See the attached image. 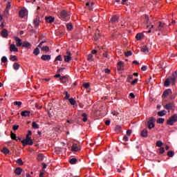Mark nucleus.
<instances>
[{"label":"nucleus","instance_id":"42","mask_svg":"<svg viewBox=\"0 0 177 177\" xmlns=\"http://www.w3.org/2000/svg\"><path fill=\"white\" fill-rule=\"evenodd\" d=\"M44 156L43 154H41V153L38 154V156H37L38 161H42L44 160Z\"/></svg>","mask_w":177,"mask_h":177},{"label":"nucleus","instance_id":"58","mask_svg":"<svg viewBox=\"0 0 177 177\" xmlns=\"http://www.w3.org/2000/svg\"><path fill=\"white\" fill-rule=\"evenodd\" d=\"M133 78V75H130L127 77V82H131V80Z\"/></svg>","mask_w":177,"mask_h":177},{"label":"nucleus","instance_id":"34","mask_svg":"<svg viewBox=\"0 0 177 177\" xmlns=\"http://www.w3.org/2000/svg\"><path fill=\"white\" fill-rule=\"evenodd\" d=\"M10 60H11V62H17V57L16 55H11Z\"/></svg>","mask_w":177,"mask_h":177},{"label":"nucleus","instance_id":"46","mask_svg":"<svg viewBox=\"0 0 177 177\" xmlns=\"http://www.w3.org/2000/svg\"><path fill=\"white\" fill-rule=\"evenodd\" d=\"M11 139L13 140H17V136L15 133H13V132H11Z\"/></svg>","mask_w":177,"mask_h":177},{"label":"nucleus","instance_id":"44","mask_svg":"<svg viewBox=\"0 0 177 177\" xmlns=\"http://www.w3.org/2000/svg\"><path fill=\"white\" fill-rule=\"evenodd\" d=\"M33 53L35 55V56H38V55H39V48H35V50H33Z\"/></svg>","mask_w":177,"mask_h":177},{"label":"nucleus","instance_id":"5","mask_svg":"<svg viewBox=\"0 0 177 177\" xmlns=\"http://www.w3.org/2000/svg\"><path fill=\"white\" fill-rule=\"evenodd\" d=\"M66 55H64V62H66V63L70 62V60H71V52H70V50H67L66 51Z\"/></svg>","mask_w":177,"mask_h":177},{"label":"nucleus","instance_id":"3","mask_svg":"<svg viewBox=\"0 0 177 177\" xmlns=\"http://www.w3.org/2000/svg\"><path fill=\"white\" fill-rule=\"evenodd\" d=\"M111 114L114 115V117H116L115 118H113V120H115V121H118V120H121V117H122V114L118 113L116 111H113L111 112Z\"/></svg>","mask_w":177,"mask_h":177},{"label":"nucleus","instance_id":"35","mask_svg":"<svg viewBox=\"0 0 177 177\" xmlns=\"http://www.w3.org/2000/svg\"><path fill=\"white\" fill-rule=\"evenodd\" d=\"M32 127L34 128V129H38L39 128V125H38V124H37L35 122L32 123Z\"/></svg>","mask_w":177,"mask_h":177},{"label":"nucleus","instance_id":"55","mask_svg":"<svg viewBox=\"0 0 177 177\" xmlns=\"http://www.w3.org/2000/svg\"><path fill=\"white\" fill-rule=\"evenodd\" d=\"M118 67H124V62L120 61L118 62Z\"/></svg>","mask_w":177,"mask_h":177},{"label":"nucleus","instance_id":"29","mask_svg":"<svg viewBox=\"0 0 177 177\" xmlns=\"http://www.w3.org/2000/svg\"><path fill=\"white\" fill-rule=\"evenodd\" d=\"M171 77L168 79H166V80L165 81V86H169V84H171Z\"/></svg>","mask_w":177,"mask_h":177},{"label":"nucleus","instance_id":"1","mask_svg":"<svg viewBox=\"0 0 177 177\" xmlns=\"http://www.w3.org/2000/svg\"><path fill=\"white\" fill-rule=\"evenodd\" d=\"M154 122H156V119L154 117H151L148 119L147 122H145V125L149 129H153V128L156 127Z\"/></svg>","mask_w":177,"mask_h":177},{"label":"nucleus","instance_id":"4","mask_svg":"<svg viewBox=\"0 0 177 177\" xmlns=\"http://www.w3.org/2000/svg\"><path fill=\"white\" fill-rule=\"evenodd\" d=\"M21 142L22 143V146H27V145L32 146L34 145L32 140H22Z\"/></svg>","mask_w":177,"mask_h":177},{"label":"nucleus","instance_id":"27","mask_svg":"<svg viewBox=\"0 0 177 177\" xmlns=\"http://www.w3.org/2000/svg\"><path fill=\"white\" fill-rule=\"evenodd\" d=\"M141 52H143L144 53H149V47L147 46H144L141 49Z\"/></svg>","mask_w":177,"mask_h":177},{"label":"nucleus","instance_id":"61","mask_svg":"<svg viewBox=\"0 0 177 177\" xmlns=\"http://www.w3.org/2000/svg\"><path fill=\"white\" fill-rule=\"evenodd\" d=\"M123 140H124L125 142H128V140H129V138H128V136H124L123 137Z\"/></svg>","mask_w":177,"mask_h":177},{"label":"nucleus","instance_id":"16","mask_svg":"<svg viewBox=\"0 0 177 177\" xmlns=\"http://www.w3.org/2000/svg\"><path fill=\"white\" fill-rule=\"evenodd\" d=\"M23 172V169L20 167H17L15 170V175H17L18 176L21 175V173Z\"/></svg>","mask_w":177,"mask_h":177},{"label":"nucleus","instance_id":"64","mask_svg":"<svg viewBox=\"0 0 177 177\" xmlns=\"http://www.w3.org/2000/svg\"><path fill=\"white\" fill-rule=\"evenodd\" d=\"M138 79H135L133 82H131V85H135V84H136V82H138Z\"/></svg>","mask_w":177,"mask_h":177},{"label":"nucleus","instance_id":"2","mask_svg":"<svg viewBox=\"0 0 177 177\" xmlns=\"http://www.w3.org/2000/svg\"><path fill=\"white\" fill-rule=\"evenodd\" d=\"M177 121V115L174 114L170 117L169 120H167V125H174Z\"/></svg>","mask_w":177,"mask_h":177},{"label":"nucleus","instance_id":"22","mask_svg":"<svg viewBox=\"0 0 177 177\" xmlns=\"http://www.w3.org/2000/svg\"><path fill=\"white\" fill-rule=\"evenodd\" d=\"M62 19H66V17H67V16H68V14L67 13V11L66 10H62L61 11V15H60Z\"/></svg>","mask_w":177,"mask_h":177},{"label":"nucleus","instance_id":"32","mask_svg":"<svg viewBox=\"0 0 177 177\" xmlns=\"http://www.w3.org/2000/svg\"><path fill=\"white\" fill-rule=\"evenodd\" d=\"M82 117H83V121L84 122H86V121H88V115H86V113H82Z\"/></svg>","mask_w":177,"mask_h":177},{"label":"nucleus","instance_id":"10","mask_svg":"<svg viewBox=\"0 0 177 177\" xmlns=\"http://www.w3.org/2000/svg\"><path fill=\"white\" fill-rule=\"evenodd\" d=\"M27 15V10L24 9V10H21L19 11V17H21V19H23V17H26Z\"/></svg>","mask_w":177,"mask_h":177},{"label":"nucleus","instance_id":"24","mask_svg":"<svg viewBox=\"0 0 177 177\" xmlns=\"http://www.w3.org/2000/svg\"><path fill=\"white\" fill-rule=\"evenodd\" d=\"M11 2L12 1H10V0L7 1V6H6V10H5L6 13L9 12V10L10 9V6H11V5H10Z\"/></svg>","mask_w":177,"mask_h":177},{"label":"nucleus","instance_id":"31","mask_svg":"<svg viewBox=\"0 0 177 177\" xmlns=\"http://www.w3.org/2000/svg\"><path fill=\"white\" fill-rule=\"evenodd\" d=\"M1 151L4 154H9V153H10V151H9V149H8V148H6V147H3V149L1 150Z\"/></svg>","mask_w":177,"mask_h":177},{"label":"nucleus","instance_id":"57","mask_svg":"<svg viewBox=\"0 0 177 177\" xmlns=\"http://www.w3.org/2000/svg\"><path fill=\"white\" fill-rule=\"evenodd\" d=\"M89 86H90L89 83H84L83 84L84 88H85L86 89H88V88H89Z\"/></svg>","mask_w":177,"mask_h":177},{"label":"nucleus","instance_id":"6","mask_svg":"<svg viewBox=\"0 0 177 177\" xmlns=\"http://www.w3.org/2000/svg\"><path fill=\"white\" fill-rule=\"evenodd\" d=\"M176 77H177V71L174 72L171 75V77H170L171 82L173 84V85H175V82H176Z\"/></svg>","mask_w":177,"mask_h":177},{"label":"nucleus","instance_id":"18","mask_svg":"<svg viewBox=\"0 0 177 177\" xmlns=\"http://www.w3.org/2000/svg\"><path fill=\"white\" fill-rule=\"evenodd\" d=\"M30 114H31V111H24L21 113L22 117H30Z\"/></svg>","mask_w":177,"mask_h":177},{"label":"nucleus","instance_id":"41","mask_svg":"<svg viewBox=\"0 0 177 177\" xmlns=\"http://www.w3.org/2000/svg\"><path fill=\"white\" fill-rule=\"evenodd\" d=\"M164 121H165V119L159 118L157 120V124H164Z\"/></svg>","mask_w":177,"mask_h":177},{"label":"nucleus","instance_id":"59","mask_svg":"<svg viewBox=\"0 0 177 177\" xmlns=\"http://www.w3.org/2000/svg\"><path fill=\"white\" fill-rule=\"evenodd\" d=\"M12 129H13L14 131H17V129H19V125H14V126L12 127Z\"/></svg>","mask_w":177,"mask_h":177},{"label":"nucleus","instance_id":"23","mask_svg":"<svg viewBox=\"0 0 177 177\" xmlns=\"http://www.w3.org/2000/svg\"><path fill=\"white\" fill-rule=\"evenodd\" d=\"M99 32H100L99 29H97L95 36H94L95 41H97V39H99V38H100V34Z\"/></svg>","mask_w":177,"mask_h":177},{"label":"nucleus","instance_id":"36","mask_svg":"<svg viewBox=\"0 0 177 177\" xmlns=\"http://www.w3.org/2000/svg\"><path fill=\"white\" fill-rule=\"evenodd\" d=\"M87 60L88 62H93V55L88 54V55L87 56Z\"/></svg>","mask_w":177,"mask_h":177},{"label":"nucleus","instance_id":"33","mask_svg":"<svg viewBox=\"0 0 177 177\" xmlns=\"http://www.w3.org/2000/svg\"><path fill=\"white\" fill-rule=\"evenodd\" d=\"M143 37V35L142 33H138L136 36V38L138 41H140L142 39V37Z\"/></svg>","mask_w":177,"mask_h":177},{"label":"nucleus","instance_id":"53","mask_svg":"<svg viewBox=\"0 0 177 177\" xmlns=\"http://www.w3.org/2000/svg\"><path fill=\"white\" fill-rule=\"evenodd\" d=\"M17 163L19 165H23L24 162H23V160H21V158H19L17 160Z\"/></svg>","mask_w":177,"mask_h":177},{"label":"nucleus","instance_id":"60","mask_svg":"<svg viewBox=\"0 0 177 177\" xmlns=\"http://www.w3.org/2000/svg\"><path fill=\"white\" fill-rule=\"evenodd\" d=\"M131 133H132V130H127V136H131Z\"/></svg>","mask_w":177,"mask_h":177},{"label":"nucleus","instance_id":"14","mask_svg":"<svg viewBox=\"0 0 177 177\" xmlns=\"http://www.w3.org/2000/svg\"><path fill=\"white\" fill-rule=\"evenodd\" d=\"M15 41H16V42H17V46H18V47L22 46V45H23V41H21V39H20V38L16 37L15 38Z\"/></svg>","mask_w":177,"mask_h":177},{"label":"nucleus","instance_id":"62","mask_svg":"<svg viewBox=\"0 0 177 177\" xmlns=\"http://www.w3.org/2000/svg\"><path fill=\"white\" fill-rule=\"evenodd\" d=\"M111 71L110 69H109V68L104 69V72L106 73V74H110Z\"/></svg>","mask_w":177,"mask_h":177},{"label":"nucleus","instance_id":"38","mask_svg":"<svg viewBox=\"0 0 177 177\" xmlns=\"http://www.w3.org/2000/svg\"><path fill=\"white\" fill-rule=\"evenodd\" d=\"M41 50L43 52H49V46H45L41 47Z\"/></svg>","mask_w":177,"mask_h":177},{"label":"nucleus","instance_id":"28","mask_svg":"<svg viewBox=\"0 0 177 177\" xmlns=\"http://www.w3.org/2000/svg\"><path fill=\"white\" fill-rule=\"evenodd\" d=\"M164 26H165V23H162L161 21L159 22V27L158 28V30L159 31L162 30V28H164Z\"/></svg>","mask_w":177,"mask_h":177},{"label":"nucleus","instance_id":"56","mask_svg":"<svg viewBox=\"0 0 177 177\" xmlns=\"http://www.w3.org/2000/svg\"><path fill=\"white\" fill-rule=\"evenodd\" d=\"M145 19L147 20V27L149 28L150 27V25H149V17L147 15L145 16Z\"/></svg>","mask_w":177,"mask_h":177},{"label":"nucleus","instance_id":"37","mask_svg":"<svg viewBox=\"0 0 177 177\" xmlns=\"http://www.w3.org/2000/svg\"><path fill=\"white\" fill-rule=\"evenodd\" d=\"M68 100L69 103H71L72 106H75V103H77V102L75 101V100H74V98H71Z\"/></svg>","mask_w":177,"mask_h":177},{"label":"nucleus","instance_id":"11","mask_svg":"<svg viewBox=\"0 0 177 177\" xmlns=\"http://www.w3.org/2000/svg\"><path fill=\"white\" fill-rule=\"evenodd\" d=\"M41 60H44L45 62L50 60L52 59V56L49 55H43L41 57Z\"/></svg>","mask_w":177,"mask_h":177},{"label":"nucleus","instance_id":"54","mask_svg":"<svg viewBox=\"0 0 177 177\" xmlns=\"http://www.w3.org/2000/svg\"><path fill=\"white\" fill-rule=\"evenodd\" d=\"M6 62H8V58L5 56L2 57L1 58V62L2 63H6Z\"/></svg>","mask_w":177,"mask_h":177},{"label":"nucleus","instance_id":"50","mask_svg":"<svg viewBox=\"0 0 177 177\" xmlns=\"http://www.w3.org/2000/svg\"><path fill=\"white\" fill-rule=\"evenodd\" d=\"M21 104H22L21 102H17V101L14 102V105L18 106V107H20V106H21Z\"/></svg>","mask_w":177,"mask_h":177},{"label":"nucleus","instance_id":"12","mask_svg":"<svg viewBox=\"0 0 177 177\" xmlns=\"http://www.w3.org/2000/svg\"><path fill=\"white\" fill-rule=\"evenodd\" d=\"M10 52H19V48L16 47V45L11 44L10 46Z\"/></svg>","mask_w":177,"mask_h":177},{"label":"nucleus","instance_id":"43","mask_svg":"<svg viewBox=\"0 0 177 177\" xmlns=\"http://www.w3.org/2000/svg\"><path fill=\"white\" fill-rule=\"evenodd\" d=\"M69 162L70 164L72 165L77 164V158H73L72 159L70 160Z\"/></svg>","mask_w":177,"mask_h":177},{"label":"nucleus","instance_id":"30","mask_svg":"<svg viewBox=\"0 0 177 177\" xmlns=\"http://www.w3.org/2000/svg\"><path fill=\"white\" fill-rule=\"evenodd\" d=\"M13 68L14 70H19V68H20V64H19V63L17 62H15L14 64H13Z\"/></svg>","mask_w":177,"mask_h":177},{"label":"nucleus","instance_id":"26","mask_svg":"<svg viewBox=\"0 0 177 177\" xmlns=\"http://www.w3.org/2000/svg\"><path fill=\"white\" fill-rule=\"evenodd\" d=\"M60 81L62 84H66L68 81V78L66 76L60 77Z\"/></svg>","mask_w":177,"mask_h":177},{"label":"nucleus","instance_id":"48","mask_svg":"<svg viewBox=\"0 0 177 177\" xmlns=\"http://www.w3.org/2000/svg\"><path fill=\"white\" fill-rule=\"evenodd\" d=\"M66 28H68L69 30H73V24L71 23L67 24Z\"/></svg>","mask_w":177,"mask_h":177},{"label":"nucleus","instance_id":"47","mask_svg":"<svg viewBox=\"0 0 177 177\" xmlns=\"http://www.w3.org/2000/svg\"><path fill=\"white\" fill-rule=\"evenodd\" d=\"M121 129H122V127L120 125H117L115 128V132H120L121 131Z\"/></svg>","mask_w":177,"mask_h":177},{"label":"nucleus","instance_id":"21","mask_svg":"<svg viewBox=\"0 0 177 177\" xmlns=\"http://www.w3.org/2000/svg\"><path fill=\"white\" fill-rule=\"evenodd\" d=\"M80 150H81V148L78 147L77 144H73L72 145V151H80Z\"/></svg>","mask_w":177,"mask_h":177},{"label":"nucleus","instance_id":"20","mask_svg":"<svg viewBox=\"0 0 177 177\" xmlns=\"http://www.w3.org/2000/svg\"><path fill=\"white\" fill-rule=\"evenodd\" d=\"M169 93H172V90L171 89H167L165 90L164 92H163V94H162V97H167V96H168V95H169Z\"/></svg>","mask_w":177,"mask_h":177},{"label":"nucleus","instance_id":"39","mask_svg":"<svg viewBox=\"0 0 177 177\" xmlns=\"http://www.w3.org/2000/svg\"><path fill=\"white\" fill-rule=\"evenodd\" d=\"M168 157H174L175 156V152L174 151H169L167 152Z\"/></svg>","mask_w":177,"mask_h":177},{"label":"nucleus","instance_id":"52","mask_svg":"<svg viewBox=\"0 0 177 177\" xmlns=\"http://www.w3.org/2000/svg\"><path fill=\"white\" fill-rule=\"evenodd\" d=\"M57 60H59V62H62L63 60V59H62V55H58L57 57H56L55 62H57Z\"/></svg>","mask_w":177,"mask_h":177},{"label":"nucleus","instance_id":"19","mask_svg":"<svg viewBox=\"0 0 177 177\" xmlns=\"http://www.w3.org/2000/svg\"><path fill=\"white\" fill-rule=\"evenodd\" d=\"M110 23H112V24H114V23H118V17H117V15L112 17L110 20Z\"/></svg>","mask_w":177,"mask_h":177},{"label":"nucleus","instance_id":"13","mask_svg":"<svg viewBox=\"0 0 177 177\" xmlns=\"http://www.w3.org/2000/svg\"><path fill=\"white\" fill-rule=\"evenodd\" d=\"M22 46L26 49H31V44H30L28 41H24L22 43Z\"/></svg>","mask_w":177,"mask_h":177},{"label":"nucleus","instance_id":"40","mask_svg":"<svg viewBox=\"0 0 177 177\" xmlns=\"http://www.w3.org/2000/svg\"><path fill=\"white\" fill-rule=\"evenodd\" d=\"M64 95H65L64 99H66V100H69V99H70V94H68V92L64 91Z\"/></svg>","mask_w":177,"mask_h":177},{"label":"nucleus","instance_id":"63","mask_svg":"<svg viewBox=\"0 0 177 177\" xmlns=\"http://www.w3.org/2000/svg\"><path fill=\"white\" fill-rule=\"evenodd\" d=\"M141 70H142V71H146V70H147V66H143L141 68Z\"/></svg>","mask_w":177,"mask_h":177},{"label":"nucleus","instance_id":"51","mask_svg":"<svg viewBox=\"0 0 177 177\" xmlns=\"http://www.w3.org/2000/svg\"><path fill=\"white\" fill-rule=\"evenodd\" d=\"M159 151V154H164V153H165V149H164V147H160Z\"/></svg>","mask_w":177,"mask_h":177},{"label":"nucleus","instance_id":"49","mask_svg":"<svg viewBox=\"0 0 177 177\" xmlns=\"http://www.w3.org/2000/svg\"><path fill=\"white\" fill-rule=\"evenodd\" d=\"M162 145H163V143H162V142L161 140H158L156 142V146L158 147H161V146H162Z\"/></svg>","mask_w":177,"mask_h":177},{"label":"nucleus","instance_id":"7","mask_svg":"<svg viewBox=\"0 0 177 177\" xmlns=\"http://www.w3.org/2000/svg\"><path fill=\"white\" fill-rule=\"evenodd\" d=\"M39 23H41L39 17L37 16L36 18L33 20V24L36 28L39 27Z\"/></svg>","mask_w":177,"mask_h":177},{"label":"nucleus","instance_id":"9","mask_svg":"<svg viewBox=\"0 0 177 177\" xmlns=\"http://www.w3.org/2000/svg\"><path fill=\"white\" fill-rule=\"evenodd\" d=\"M1 37H3V38H8V37L9 35V33L8 32V30H6L5 28L1 30Z\"/></svg>","mask_w":177,"mask_h":177},{"label":"nucleus","instance_id":"45","mask_svg":"<svg viewBox=\"0 0 177 177\" xmlns=\"http://www.w3.org/2000/svg\"><path fill=\"white\" fill-rule=\"evenodd\" d=\"M124 55L126 57H129V56H132V51L129 50L127 52H124Z\"/></svg>","mask_w":177,"mask_h":177},{"label":"nucleus","instance_id":"17","mask_svg":"<svg viewBox=\"0 0 177 177\" xmlns=\"http://www.w3.org/2000/svg\"><path fill=\"white\" fill-rule=\"evenodd\" d=\"M45 19H46V23L52 24L53 23V21H55V18L52 17L51 16L46 17Z\"/></svg>","mask_w":177,"mask_h":177},{"label":"nucleus","instance_id":"15","mask_svg":"<svg viewBox=\"0 0 177 177\" xmlns=\"http://www.w3.org/2000/svg\"><path fill=\"white\" fill-rule=\"evenodd\" d=\"M148 135H149V132L147 131V129H144L141 131V136L142 138H147Z\"/></svg>","mask_w":177,"mask_h":177},{"label":"nucleus","instance_id":"8","mask_svg":"<svg viewBox=\"0 0 177 177\" xmlns=\"http://www.w3.org/2000/svg\"><path fill=\"white\" fill-rule=\"evenodd\" d=\"M174 107H175V104H174V102H170L165 106L166 110H172Z\"/></svg>","mask_w":177,"mask_h":177},{"label":"nucleus","instance_id":"25","mask_svg":"<svg viewBox=\"0 0 177 177\" xmlns=\"http://www.w3.org/2000/svg\"><path fill=\"white\" fill-rule=\"evenodd\" d=\"M158 115L159 117H164V115H167V111L162 110V111L158 112Z\"/></svg>","mask_w":177,"mask_h":177}]
</instances>
